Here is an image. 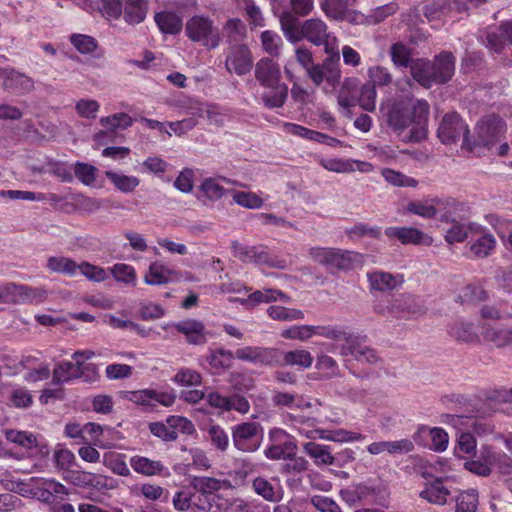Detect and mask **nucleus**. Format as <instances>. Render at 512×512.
<instances>
[{"instance_id": "nucleus-1", "label": "nucleus", "mask_w": 512, "mask_h": 512, "mask_svg": "<svg viewBox=\"0 0 512 512\" xmlns=\"http://www.w3.org/2000/svg\"><path fill=\"white\" fill-rule=\"evenodd\" d=\"M381 112L387 124L398 133L413 125L409 141L419 142L426 137V122L429 114L427 101L416 100L411 105L406 102H394L382 105Z\"/></svg>"}, {"instance_id": "nucleus-2", "label": "nucleus", "mask_w": 512, "mask_h": 512, "mask_svg": "<svg viewBox=\"0 0 512 512\" xmlns=\"http://www.w3.org/2000/svg\"><path fill=\"white\" fill-rule=\"evenodd\" d=\"M1 484L8 491L44 502H50L54 496L62 497L68 494L67 488L52 478L31 477L20 480L10 473H5L1 478Z\"/></svg>"}, {"instance_id": "nucleus-3", "label": "nucleus", "mask_w": 512, "mask_h": 512, "mask_svg": "<svg viewBox=\"0 0 512 512\" xmlns=\"http://www.w3.org/2000/svg\"><path fill=\"white\" fill-rule=\"evenodd\" d=\"M255 77L266 89L262 94L265 106L282 107L287 99L288 87L280 81L281 71L278 63L270 58L260 59L255 66Z\"/></svg>"}, {"instance_id": "nucleus-4", "label": "nucleus", "mask_w": 512, "mask_h": 512, "mask_svg": "<svg viewBox=\"0 0 512 512\" xmlns=\"http://www.w3.org/2000/svg\"><path fill=\"white\" fill-rule=\"evenodd\" d=\"M455 70V58L449 52L435 57L433 62L414 59L410 63V72L415 81L429 88L433 84L445 83L450 80Z\"/></svg>"}, {"instance_id": "nucleus-5", "label": "nucleus", "mask_w": 512, "mask_h": 512, "mask_svg": "<svg viewBox=\"0 0 512 512\" xmlns=\"http://www.w3.org/2000/svg\"><path fill=\"white\" fill-rule=\"evenodd\" d=\"M294 429L309 439H325L334 442H354L361 441L364 436L357 432L339 429L328 431L316 426V420L312 418H304L302 416H290Z\"/></svg>"}, {"instance_id": "nucleus-6", "label": "nucleus", "mask_w": 512, "mask_h": 512, "mask_svg": "<svg viewBox=\"0 0 512 512\" xmlns=\"http://www.w3.org/2000/svg\"><path fill=\"white\" fill-rule=\"evenodd\" d=\"M185 33L192 42L208 50L217 48L222 40L219 28L210 18L203 15L191 17L186 22Z\"/></svg>"}, {"instance_id": "nucleus-7", "label": "nucleus", "mask_w": 512, "mask_h": 512, "mask_svg": "<svg viewBox=\"0 0 512 512\" xmlns=\"http://www.w3.org/2000/svg\"><path fill=\"white\" fill-rule=\"evenodd\" d=\"M301 40L306 39L316 46H324L327 54L339 58V44L336 36L328 32L326 23L319 18L304 21L301 25Z\"/></svg>"}, {"instance_id": "nucleus-8", "label": "nucleus", "mask_w": 512, "mask_h": 512, "mask_svg": "<svg viewBox=\"0 0 512 512\" xmlns=\"http://www.w3.org/2000/svg\"><path fill=\"white\" fill-rule=\"evenodd\" d=\"M505 131L506 125L500 117L495 115L487 116L476 125V140L470 146L473 150L478 146L493 150L496 144L501 142Z\"/></svg>"}, {"instance_id": "nucleus-9", "label": "nucleus", "mask_w": 512, "mask_h": 512, "mask_svg": "<svg viewBox=\"0 0 512 512\" xmlns=\"http://www.w3.org/2000/svg\"><path fill=\"white\" fill-rule=\"evenodd\" d=\"M124 399L141 406L146 410H154L157 404L164 407H171L176 401V393L173 389L158 391L154 389H140L135 391H126Z\"/></svg>"}, {"instance_id": "nucleus-10", "label": "nucleus", "mask_w": 512, "mask_h": 512, "mask_svg": "<svg viewBox=\"0 0 512 512\" xmlns=\"http://www.w3.org/2000/svg\"><path fill=\"white\" fill-rule=\"evenodd\" d=\"M263 437V428L257 422H244L232 428L233 445L242 452L258 450L262 444Z\"/></svg>"}, {"instance_id": "nucleus-11", "label": "nucleus", "mask_w": 512, "mask_h": 512, "mask_svg": "<svg viewBox=\"0 0 512 512\" xmlns=\"http://www.w3.org/2000/svg\"><path fill=\"white\" fill-rule=\"evenodd\" d=\"M232 253L244 263L266 264L277 269H286L288 263L285 259L272 257L262 247L248 246L238 241L232 242Z\"/></svg>"}, {"instance_id": "nucleus-12", "label": "nucleus", "mask_w": 512, "mask_h": 512, "mask_svg": "<svg viewBox=\"0 0 512 512\" xmlns=\"http://www.w3.org/2000/svg\"><path fill=\"white\" fill-rule=\"evenodd\" d=\"M98 377V371L94 364H77L63 361L58 363L53 370V381L55 383L69 382L75 378H81L86 382H93Z\"/></svg>"}, {"instance_id": "nucleus-13", "label": "nucleus", "mask_w": 512, "mask_h": 512, "mask_svg": "<svg viewBox=\"0 0 512 512\" xmlns=\"http://www.w3.org/2000/svg\"><path fill=\"white\" fill-rule=\"evenodd\" d=\"M468 127L457 113L446 114L438 128V137L441 142L449 144L463 136V145L473 151L467 138Z\"/></svg>"}, {"instance_id": "nucleus-14", "label": "nucleus", "mask_w": 512, "mask_h": 512, "mask_svg": "<svg viewBox=\"0 0 512 512\" xmlns=\"http://www.w3.org/2000/svg\"><path fill=\"white\" fill-rule=\"evenodd\" d=\"M269 446L264 450L268 459L279 460L292 457L296 452V445L292 437L281 428L269 431Z\"/></svg>"}, {"instance_id": "nucleus-15", "label": "nucleus", "mask_w": 512, "mask_h": 512, "mask_svg": "<svg viewBox=\"0 0 512 512\" xmlns=\"http://www.w3.org/2000/svg\"><path fill=\"white\" fill-rule=\"evenodd\" d=\"M46 296L40 288H32L12 283L0 284V303L39 302Z\"/></svg>"}, {"instance_id": "nucleus-16", "label": "nucleus", "mask_w": 512, "mask_h": 512, "mask_svg": "<svg viewBox=\"0 0 512 512\" xmlns=\"http://www.w3.org/2000/svg\"><path fill=\"white\" fill-rule=\"evenodd\" d=\"M414 440L420 445L435 452H444L448 448V433L440 427L419 426L414 434Z\"/></svg>"}, {"instance_id": "nucleus-17", "label": "nucleus", "mask_w": 512, "mask_h": 512, "mask_svg": "<svg viewBox=\"0 0 512 512\" xmlns=\"http://www.w3.org/2000/svg\"><path fill=\"white\" fill-rule=\"evenodd\" d=\"M99 122L103 130L94 134V140L98 144H105L112 141L117 130L126 129L133 124L131 116L123 112L102 117Z\"/></svg>"}, {"instance_id": "nucleus-18", "label": "nucleus", "mask_w": 512, "mask_h": 512, "mask_svg": "<svg viewBox=\"0 0 512 512\" xmlns=\"http://www.w3.org/2000/svg\"><path fill=\"white\" fill-rule=\"evenodd\" d=\"M225 67L228 72L239 76L249 73L253 67V57L246 45H234L227 53Z\"/></svg>"}, {"instance_id": "nucleus-19", "label": "nucleus", "mask_w": 512, "mask_h": 512, "mask_svg": "<svg viewBox=\"0 0 512 512\" xmlns=\"http://www.w3.org/2000/svg\"><path fill=\"white\" fill-rule=\"evenodd\" d=\"M24 370L27 372L24 375V380L28 383H35L38 381L46 380L50 376V369L47 365L39 363L38 359L33 356H24L19 363L14 367L11 372L6 375H17Z\"/></svg>"}, {"instance_id": "nucleus-20", "label": "nucleus", "mask_w": 512, "mask_h": 512, "mask_svg": "<svg viewBox=\"0 0 512 512\" xmlns=\"http://www.w3.org/2000/svg\"><path fill=\"white\" fill-rule=\"evenodd\" d=\"M354 2L355 0H326L321 7L332 19L360 23L364 16L354 11Z\"/></svg>"}, {"instance_id": "nucleus-21", "label": "nucleus", "mask_w": 512, "mask_h": 512, "mask_svg": "<svg viewBox=\"0 0 512 512\" xmlns=\"http://www.w3.org/2000/svg\"><path fill=\"white\" fill-rule=\"evenodd\" d=\"M235 358L254 364L274 365L279 363V351L274 348L246 346L235 351Z\"/></svg>"}, {"instance_id": "nucleus-22", "label": "nucleus", "mask_w": 512, "mask_h": 512, "mask_svg": "<svg viewBox=\"0 0 512 512\" xmlns=\"http://www.w3.org/2000/svg\"><path fill=\"white\" fill-rule=\"evenodd\" d=\"M367 281L371 291L389 292L400 288L404 283L402 274H392L383 270L374 269L367 272Z\"/></svg>"}, {"instance_id": "nucleus-23", "label": "nucleus", "mask_w": 512, "mask_h": 512, "mask_svg": "<svg viewBox=\"0 0 512 512\" xmlns=\"http://www.w3.org/2000/svg\"><path fill=\"white\" fill-rule=\"evenodd\" d=\"M0 87L14 93H24L33 89V80L14 69L0 68Z\"/></svg>"}, {"instance_id": "nucleus-24", "label": "nucleus", "mask_w": 512, "mask_h": 512, "mask_svg": "<svg viewBox=\"0 0 512 512\" xmlns=\"http://www.w3.org/2000/svg\"><path fill=\"white\" fill-rule=\"evenodd\" d=\"M389 238H395L402 244L431 245L432 238L423 231L414 227H389L385 230Z\"/></svg>"}, {"instance_id": "nucleus-25", "label": "nucleus", "mask_w": 512, "mask_h": 512, "mask_svg": "<svg viewBox=\"0 0 512 512\" xmlns=\"http://www.w3.org/2000/svg\"><path fill=\"white\" fill-rule=\"evenodd\" d=\"M340 354L342 356H351L358 362L373 364L379 360L376 351L368 346L361 344L360 337L353 334V340L342 344Z\"/></svg>"}, {"instance_id": "nucleus-26", "label": "nucleus", "mask_w": 512, "mask_h": 512, "mask_svg": "<svg viewBox=\"0 0 512 512\" xmlns=\"http://www.w3.org/2000/svg\"><path fill=\"white\" fill-rule=\"evenodd\" d=\"M253 491L269 502H278L283 498L280 480L276 477H256L252 481Z\"/></svg>"}, {"instance_id": "nucleus-27", "label": "nucleus", "mask_w": 512, "mask_h": 512, "mask_svg": "<svg viewBox=\"0 0 512 512\" xmlns=\"http://www.w3.org/2000/svg\"><path fill=\"white\" fill-rule=\"evenodd\" d=\"M364 256L358 252L333 248L328 269L350 270L362 266Z\"/></svg>"}, {"instance_id": "nucleus-28", "label": "nucleus", "mask_w": 512, "mask_h": 512, "mask_svg": "<svg viewBox=\"0 0 512 512\" xmlns=\"http://www.w3.org/2000/svg\"><path fill=\"white\" fill-rule=\"evenodd\" d=\"M177 276V272L160 261L150 263L143 281L147 285L160 286L172 282Z\"/></svg>"}, {"instance_id": "nucleus-29", "label": "nucleus", "mask_w": 512, "mask_h": 512, "mask_svg": "<svg viewBox=\"0 0 512 512\" xmlns=\"http://www.w3.org/2000/svg\"><path fill=\"white\" fill-rule=\"evenodd\" d=\"M476 234L471 235V240L473 243L471 244L470 250L472 254L478 258H484L491 254L496 245V240L494 236L490 233H487L481 226L478 225V229L476 230Z\"/></svg>"}, {"instance_id": "nucleus-30", "label": "nucleus", "mask_w": 512, "mask_h": 512, "mask_svg": "<svg viewBox=\"0 0 512 512\" xmlns=\"http://www.w3.org/2000/svg\"><path fill=\"white\" fill-rule=\"evenodd\" d=\"M313 357L308 350L297 349L284 353L279 352V363L276 365L296 366L300 369H308L312 366Z\"/></svg>"}, {"instance_id": "nucleus-31", "label": "nucleus", "mask_w": 512, "mask_h": 512, "mask_svg": "<svg viewBox=\"0 0 512 512\" xmlns=\"http://www.w3.org/2000/svg\"><path fill=\"white\" fill-rule=\"evenodd\" d=\"M176 329L183 333L191 344L200 345L206 342L204 325L197 320H185L175 324Z\"/></svg>"}, {"instance_id": "nucleus-32", "label": "nucleus", "mask_w": 512, "mask_h": 512, "mask_svg": "<svg viewBox=\"0 0 512 512\" xmlns=\"http://www.w3.org/2000/svg\"><path fill=\"white\" fill-rule=\"evenodd\" d=\"M311 328V337L314 335L322 336L325 338L332 339L341 348L342 344H347L353 340V333L339 327L327 325V326H313Z\"/></svg>"}, {"instance_id": "nucleus-33", "label": "nucleus", "mask_w": 512, "mask_h": 512, "mask_svg": "<svg viewBox=\"0 0 512 512\" xmlns=\"http://www.w3.org/2000/svg\"><path fill=\"white\" fill-rule=\"evenodd\" d=\"M449 495L450 491L443 485L442 478H437L435 481L428 483L420 492L421 498L436 505L446 504Z\"/></svg>"}, {"instance_id": "nucleus-34", "label": "nucleus", "mask_w": 512, "mask_h": 512, "mask_svg": "<svg viewBox=\"0 0 512 512\" xmlns=\"http://www.w3.org/2000/svg\"><path fill=\"white\" fill-rule=\"evenodd\" d=\"M440 204H442V201L439 198H425L409 202L406 210L422 218L430 219L436 216L437 207Z\"/></svg>"}, {"instance_id": "nucleus-35", "label": "nucleus", "mask_w": 512, "mask_h": 512, "mask_svg": "<svg viewBox=\"0 0 512 512\" xmlns=\"http://www.w3.org/2000/svg\"><path fill=\"white\" fill-rule=\"evenodd\" d=\"M53 462L64 478L76 466V457L64 444H57L53 452Z\"/></svg>"}, {"instance_id": "nucleus-36", "label": "nucleus", "mask_w": 512, "mask_h": 512, "mask_svg": "<svg viewBox=\"0 0 512 512\" xmlns=\"http://www.w3.org/2000/svg\"><path fill=\"white\" fill-rule=\"evenodd\" d=\"M130 465L135 472L146 476L160 475L167 470L161 461L151 460L143 456H133L130 459Z\"/></svg>"}, {"instance_id": "nucleus-37", "label": "nucleus", "mask_w": 512, "mask_h": 512, "mask_svg": "<svg viewBox=\"0 0 512 512\" xmlns=\"http://www.w3.org/2000/svg\"><path fill=\"white\" fill-rule=\"evenodd\" d=\"M479 458L491 469L497 467L502 473L512 474V463L506 455L495 452L490 447H483Z\"/></svg>"}, {"instance_id": "nucleus-38", "label": "nucleus", "mask_w": 512, "mask_h": 512, "mask_svg": "<svg viewBox=\"0 0 512 512\" xmlns=\"http://www.w3.org/2000/svg\"><path fill=\"white\" fill-rule=\"evenodd\" d=\"M444 422L453 425L455 428L462 430L460 425L465 424L466 427H472L473 431L478 435L492 432V426L482 420H476L471 417H463L458 415H446Z\"/></svg>"}, {"instance_id": "nucleus-39", "label": "nucleus", "mask_w": 512, "mask_h": 512, "mask_svg": "<svg viewBox=\"0 0 512 512\" xmlns=\"http://www.w3.org/2000/svg\"><path fill=\"white\" fill-rule=\"evenodd\" d=\"M448 333L457 341L474 342L478 339L476 327L472 323L463 320L453 322L448 329Z\"/></svg>"}, {"instance_id": "nucleus-40", "label": "nucleus", "mask_w": 512, "mask_h": 512, "mask_svg": "<svg viewBox=\"0 0 512 512\" xmlns=\"http://www.w3.org/2000/svg\"><path fill=\"white\" fill-rule=\"evenodd\" d=\"M155 22L161 32L165 34H177L182 29V19L174 12L163 11L156 13Z\"/></svg>"}, {"instance_id": "nucleus-41", "label": "nucleus", "mask_w": 512, "mask_h": 512, "mask_svg": "<svg viewBox=\"0 0 512 512\" xmlns=\"http://www.w3.org/2000/svg\"><path fill=\"white\" fill-rule=\"evenodd\" d=\"M108 180L123 193H131L140 184L139 178L133 175H125L120 171H106Z\"/></svg>"}, {"instance_id": "nucleus-42", "label": "nucleus", "mask_w": 512, "mask_h": 512, "mask_svg": "<svg viewBox=\"0 0 512 512\" xmlns=\"http://www.w3.org/2000/svg\"><path fill=\"white\" fill-rule=\"evenodd\" d=\"M47 268L55 273L73 277L78 272V264L71 258L51 256L47 260Z\"/></svg>"}, {"instance_id": "nucleus-43", "label": "nucleus", "mask_w": 512, "mask_h": 512, "mask_svg": "<svg viewBox=\"0 0 512 512\" xmlns=\"http://www.w3.org/2000/svg\"><path fill=\"white\" fill-rule=\"evenodd\" d=\"M281 29L286 39L291 43H297L301 40V27L297 18L289 11L283 12L279 17Z\"/></svg>"}, {"instance_id": "nucleus-44", "label": "nucleus", "mask_w": 512, "mask_h": 512, "mask_svg": "<svg viewBox=\"0 0 512 512\" xmlns=\"http://www.w3.org/2000/svg\"><path fill=\"white\" fill-rule=\"evenodd\" d=\"M220 182H225L227 184H237L239 186H243L242 184H239L236 181H232L228 178H206L203 180L201 184V191L203 194L211 199V200H218L220 199L224 193V187L221 185Z\"/></svg>"}, {"instance_id": "nucleus-45", "label": "nucleus", "mask_w": 512, "mask_h": 512, "mask_svg": "<svg viewBox=\"0 0 512 512\" xmlns=\"http://www.w3.org/2000/svg\"><path fill=\"white\" fill-rule=\"evenodd\" d=\"M105 432H111V429L94 422L84 424V436L88 438V443H92L94 446L102 449L111 447V443L102 438Z\"/></svg>"}, {"instance_id": "nucleus-46", "label": "nucleus", "mask_w": 512, "mask_h": 512, "mask_svg": "<svg viewBox=\"0 0 512 512\" xmlns=\"http://www.w3.org/2000/svg\"><path fill=\"white\" fill-rule=\"evenodd\" d=\"M304 451L314 459L317 465H331L335 460L327 445L308 442L304 445Z\"/></svg>"}, {"instance_id": "nucleus-47", "label": "nucleus", "mask_w": 512, "mask_h": 512, "mask_svg": "<svg viewBox=\"0 0 512 512\" xmlns=\"http://www.w3.org/2000/svg\"><path fill=\"white\" fill-rule=\"evenodd\" d=\"M273 404L278 407L294 408H310L311 403L303 397L288 392H276L272 397Z\"/></svg>"}, {"instance_id": "nucleus-48", "label": "nucleus", "mask_w": 512, "mask_h": 512, "mask_svg": "<svg viewBox=\"0 0 512 512\" xmlns=\"http://www.w3.org/2000/svg\"><path fill=\"white\" fill-rule=\"evenodd\" d=\"M109 270L117 282L132 287L136 286L137 273L132 265L125 263H116Z\"/></svg>"}, {"instance_id": "nucleus-49", "label": "nucleus", "mask_w": 512, "mask_h": 512, "mask_svg": "<svg viewBox=\"0 0 512 512\" xmlns=\"http://www.w3.org/2000/svg\"><path fill=\"white\" fill-rule=\"evenodd\" d=\"M102 463L113 473L120 476L130 475V469L125 462V455L117 452H106L103 454Z\"/></svg>"}, {"instance_id": "nucleus-50", "label": "nucleus", "mask_w": 512, "mask_h": 512, "mask_svg": "<svg viewBox=\"0 0 512 512\" xmlns=\"http://www.w3.org/2000/svg\"><path fill=\"white\" fill-rule=\"evenodd\" d=\"M478 225L476 224H460L455 223L449 228L445 234V240L450 243L463 242L465 239L470 238L471 235L476 234Z\"/></svg>"}, {"instance_id": "nucleus-51", "label": "nucleus", "mask_w": 512, "mask_h": 512, "mask_svg": "<svg viewBox=\"0 0 512 512\" xmlns=\"http://www.w3.org/2000/svg\"><path fill=\"white\" fill-rule=\"evenodd\" d=\"M230 193L237 205L247 209H259L264 204V199L255 192L231 190Z\"/></svg>"}, {"instance_id": "nucleus-52", "label": "nucleus", "mask_w": 512, "mask_h": 512, "mask_svg": "<svg viewBox=\"0 0 512 512\" xmlns=\"http://www.w3.org/2000/svg\"><path fill=\"white\" fill-rule=\"evenodd\" d=\"M146 17L144 0H127L124 8V19L129 24H138Z\"/></svg>"}, {"instance_id": "nucleus-53", "label": "nucleus", "mask_w": 512, "mask_h": 512, "mask_svg": "<svg viewBox=\"0 0 512 512\" xmlns=\"http://www.w3.org/2000/svg\"><path fill=\"white\" fill-rule=\"evenodd\" d=\"M289 302V297L285 295L282 291L272 288H267L264 290H257L251 293L247 299L252 303H269V302Z\"/></svg>"}, {"instance_id": "nucleus-54", "label": "nucleus", "mask_w": 512, "mask_h": 512, "mask_svg": "<svg viewBox=\"0 0 512 512\" xmlns=\"http://www.w3.org/2000/svg\"><path fill=\"white\" fill-rule=\"evenodd\" d=\"M501 30L502 25L499 27H489L485 34L481 36L486 47L495 52L501 51L507 41L505 33Z\"/></svg>"}, {"instance_id": "nucleus-55", "label": "nucleus", "mask_w": 512, "mask_h": 512, "mask_svg": "<svg viewBox=\"0 0 512 512\" xmlns=\"http://www.w3.org/2000/svg\"><path fill=\"white\" fill-rule=\"evenodd\" d=\"M484 339L496 347L512 345V330L505 328H487L483 333Z\"/></svg>"}, {"instance_id": "nucleus-56", "label": "nucleus", "mask_w": 512, "mask_h": 512, "mask_svg": "<svg viewBox=\"0 0 512 512\" xmlns=\"http://www.w3.org/2000/svg\"><path fill=\"white\" fill-rule=\"evenodd\" d=\"M478 507V492L468 489L461 492L456 499V512H476Z\"/></svg>"}, {"instance_id": "nucleus-57", "label": "nucleus", "mask_w": 512, "mask_h": 512, "mask_svg": "<svg viewBox=\"0 0 512 512\" xmlns=\"http://www.w3.org/2000/svg\"><path fill=\"white\" fill-rule=\"evenodd\" d=\"M267 312L272 319L279 321L302 320L304 318L303 311L282 306H270Z\"/></svg>"}, {"instance_id": "nucleus-58", "label": "nucleus", "mask_w": 512, "mask_h": 512, "mask_svg": "<svg viewBox=\"0 0 512 512\" xmlns=\"http://www.w3.org/2000/svg\"><path fill=\"white\" fill-rule=\"evenodd\" d=\"M261 44L266 53L271 56H278L282 47L281 37L273 31L266 30L261 33Z\"/></svg>"}, {"instance_id": "nucleus-59", "label": "nucleus", "mask_w": 512, "mask_h": 512, "mask_svg": "<svg viewBox=\"0 0 512 512\" xmlns=\"http://www.w3.org/2000/svg\"><path fill=\"white\" fill-rule=\"evenodd\" d=\"M118 486L119 481L116 478L104 474L94 473V478L91 481L90 489L98 493L106 494L109 491L117 489Z\"/></svg>"}, {"instance_id": "nucleus-60", "label": "nucleus", "mask_w": 512, "mask_h": 512, "mask_svg": "<svg viewBox=\"0 0 512 512\" xmlns=\"http://www.w3.org/2000/svg\"><path fill=\"white\" fill-rule=\"evenodd\" d=\"M73 170L76 178L81 183L86 186H94L98 171L95 166L83 162H76Z\"/></svg>"}, {"instance_id": "nucleus-61", "label": "nucleus", "mask_w": 512, "mask_h": 512, "mask_svg": "<svg viewBox=\"0 0 512 512\" xmlns=\"http://www.w3.org/2000/svg\"><path fill=\"white\" fill-rule=\"evenodd\" d=\"M383 178L390 184L399 187H416L418 182L412 177H408L401 172L385 168L381 172Z\"/></svg>"}, {"instance_id": "nucleus-62", "label": "nucleus", "mask_w": 512, "mask_h": 512, "mask_svg": "<svg viewBox=\"0 0 512 512\" xmlns=\"http://www.w3.org/2000/svg\"><path fill=\"white\" fill-rule=\"evenodd\" d=\"M390 55L392 62L397 67H410L411 52L407 45L403 43H395L391 46Z\"/></svg>"}, {"instance_id": "nucleus-63", "label": "nucleus", "mask_w": 512, "mask_h": 512, "mask_svg": "<svg viewBox=\"0 0 512 512\" xmlns=\"http://www.w3.org/2000/svg\"><path fill=\"white\" fill-rule=\"evenodd\" d=\"M398 9V4L395 2H390L382 6H378L369 12L367 21L370 24H378L389 16L394 15Z\"/></svg>"}, {"instance_id": "nucleus-64", "label": "nucleus", "mask_w": 512, "mask_h": 512, "mask_svg": "<svg viewBox=\"0 0 512 512\" xmlns=\"http://www.w3.org/2000/svg\"><path fill=\"white\" fill-rule=\"evenodd\" d=\"M368 77L370 85L387 86L392 82V75L386 67L374 65L368 68Z\"/></svg>"}]
</instances>
